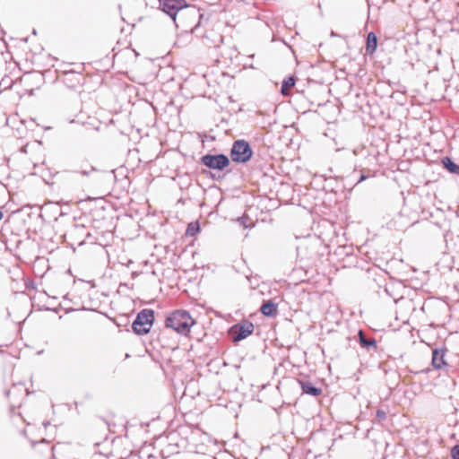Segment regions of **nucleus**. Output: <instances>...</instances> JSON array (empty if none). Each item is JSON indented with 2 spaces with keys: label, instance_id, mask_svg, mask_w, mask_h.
Wrapping results in <instances>:
<instances>
[{
  "label": "nucleus",
  "instance_id": "nucleus-20",
  "mask_svg": "<svg viewBox=\"0 0 459 459\" xmlns=\"http://www.w3.org/2000/svg\"><path fill=\"white\" fill-rule=\"evenodd\" d=\"M121 459H137V456L136 455H132L130 457L128 458H121Z\"/></svg>",
  "mask_w": 459,
  "mask_h": 459
},
{
  "label": "nucleus",
  "instance_id": "nucleus-2",
  "mask_svg": "<svg viewBox=\"0 0 459 459\" xmlns=\"http://www.w3.org/2000/svg\"><path fill=\"white\" fill-rule=\"evenodd\" d=\"M195 323L189 312L183 309L173 311L165 320L167 328H171L182 335H186Z\"/></svg>",
  "mask_w": 459,
  "mask_h": 459
},
{
  "label": "nucleus",
  "instance_id": "nucleus-11",
  "mask_svg": "<svg viewBox=\"0 0 459 459\" xmlns=\"http://www.w3.org/2000/svg\"><path fill=\"white\" fill-rule=\"evenodd\" d=\"M359 343L362 348L370 350L371 348H377V342L374 338H368L364 334L362 330L359 331Z\"/></svg>",
  "mask_w": 459,
  "mask_h": 459
},
{
  "label": "nucleus",
  "instance_id": "nucleus-15",
  "mask_svg": "<svg viewBox=\"0 0 459 459\" xmlns=\"http://www.w3.org/2000/svg\"><path fill=\"white\" fill-rule=\"evenodd\" d=\"M451 456L453 459H459V444L452 447Z\"/></svg>",
  "mask_w": 459,
  "mask_h": 459
},
{
  "label": "nucleus",
  "instance_id": "nucleus-12",
  "mask_svg": "<svg viewBox=\"0 0 459 459\" xmlns=\"http://www.w3.org/2000/svg\"><path fill=\"white\" fill-rule=\"evenodd\" d=\"M443 167L453 174H459V165H457L450 157H444L441 160Z\"/></svg>",
  "mask_w": 459,
  "mask_h": 459
},
{
  "label": "nucleus",
  "instance_id": "nucleus-23",
  "mask_svg": "<svg viewBox=\"0 0 459 459\" xmlns=\"http://www.w3.org/2000/svg\"><path fill=\"white\" fill-rule=\"evenodd\" d=\"M95 170H96V169L94 167H91V171H95Z\"/></svg>",
  "mask_w": 459,
  "mask_h": 459
},
{
  "label": "nucleus",
  "instance_id": "nucleus-17",
  "mask_svg": "<svg viewBox=\"0 0 459 459\" xmlns=\"http://www.w3.org/2000/svg\"><path fill=\"white\" fill-rule=\"evenodd\" d=\"M368 178V175H366L364 172H360L359 179L357 180L355 185H358L359 183L366 180Z\"/></svg>",
  "mask_w": 459,
  "mask_h": 459
},
{
  "label": "nucleus",
  "instance_id": "nucleus-8",
  "mask_svg": "<svg viewBox=\"0 0 459 459\" xmlns=\"http://www.w3.org/2000/svg\"><path fill=\"white\" fill-rule=\"evenodd\" d=\"M298 383L303 394L316 397L322 394V388L316 386L308 380L298 379Z\"/></svg>",
  "mask_w": 459,
  "mask_h": 459
},
{
  "label": "nucleus",
  "instance_id": "nucleus-9",
  "mask_svg": "<svg viewBox=\"0 0 459 459\" xmlns=\"http://www.w3.org/2000/svg\"><path fill=\"white\" fill-rule=\"evenodd\" d=\"M260 311L264 316L273 317L278 313V305L272 299L265 300L263 302Z\"/></svg>",
  "mask_w": 459,
  "mask_h": 459
},
{
  "label": "nucleus",
  "instance_id": "nucleus-7",
  "mask_svg": "<svg viewBox=\"0 0 459 459\" xmlns=\"http://www.w3.org/2000/svg\"><path fill=\"white\" fill-rule=\"evenodd\" d=\"M446 349H433L432 350V359L431 364L436 369H441L447 367L446 360L445 359Z\"/></svg>",
  "mask_w": 459,
  "mask_h": 459
},
{
  "label": "nucleus",
  "instance_id": "nucleus-6",
  "mask_svg": "<svg viewBox=\"0 0 459 459\" xmlns=\"http://www.w3.org/2000/svg\"><path fill=\"white\" fill-rule=\"evenodd\" d=\"M254 332V325L248 320H243L238 324L230 327V333L231 334L233 342H238L248 337Z\"/></svg>",
  "mask_w": 459,
  "mask_h": 459
},
{
  "label": "nucleus",
  "instance_id": "nucleus-21",
  "mask_svg": "<svg viewBox=\"0 0 459 459\" xmlns=\"http://www.w3.org/2000/svg\"><path fill=\"white\" fill-rule=\"evenodd\" d=\"M3 217H4V213H3V212L0 210V221L3 219Z\"/></svg>",
  "mask_w": 459,
  "mask_h": 459
},
{
  "label": "nucleus",
  "instance_id": "nucleus-16",
  "mask_svg": "<svg viewBox=\"0 0 459 459\" xmlns=\"http://www.w3.org/2000/svg\"><path fill=\"white\" fill-rule=\"evenodd\" d=\"M376 416L379 420L386 419V412L384 410L378 409L376 412Z\"/></svg>",
  "mask_w": 459,
  "mask_h": 459
},
{
  "label": "nucleus",
  "instance_id": "nucleus-25",
  "mask_svg": "<svg viewBox=\"0 0 459 459\" xmlns=\"http://www.w3.org/2000/svg\"><path fill=\"white\" fill-rule=\"evenodd\" d=\"M356 173H357V171H356V170H354V171H353V173H352V176H355V175H356Z\"/></svg>",
  "mask_w": 459,
  "mask_h": 459
},
{
  "label": "nucleus",
  "instance_id": "nucleus-19",
  "mask_svg": "<svg viewBox=\"0 0 459 459\" xmlns=\"http://www.w3.org/2000/svg\"><path fill=\"white\" fill-rule=\"evenodd\" d=\"M79 173L83 175V176H89L90 171H88V170H81Z\"/></svg>",
  "mask_w": 459,
  "mask_h": 459
},
{
  "label": "nucleus",
  "instance_id": "nucleus-14",
  "mask_svg": "<svg viewBox=\"0 0 459 459\" xmlns=\"http://www.w3.org/2000/svg\"><path fill=\"white\" fill-rule=\"evenodd\" d=\"M200 231V225L198 221L190 222L187 225L186 235L195 237Z\"/></svg>",
  "mask_w": 459,
  "mask_h": 459
},
{
  "label": "nucleus",
  "instance_id": "nucleus-18",
  "mask_svg": "<svg viewBox=\"0 0 459 459\" xmlns=\"http://www.w3.org/2000/svg\"><path fill=\"white\" fill-rule=\"evenodd\" d=\"M238 221L244 226V228H248L249 227L248 225H247V221H248L247 217L243 216V217L239 218Z\"/></svg>",
  "mask_w": 459,
  "mask_h": 459
},
{
  "label": "nucleus",
  "instance_id": "nucleus-4",
  "mask_svg": "<svg viewBox=\"0 0 459 459\" xmlns=\"http://www.w3.org/2000/svg\"><path fill=\"white\" fill-rule=\"evenodd\" d=\"M253 150L246 140H237L230 149V158L234 162L246 163L251 160Z\"/></svg>",
  "mask_w": 459,
  "mask_h": 459
},
{
  "label": "nucleus",
  "instance_id": "nucleus-3",
  "mask_svg": "<svg viewBox=\"0 0 459 459\" xmlns=\"http://www.w3.org/2000/svg\"><path fill=\"white\" fill-rule=\"evenodd\" d=\"M154 322V311L151 308L142 309L132 324V329L137 335L147 334Z\"/></svg>",
  "mask_w": 459,
  "mask_h": 459
},
{
  "label": "nucleus",
  "instance_id": "nucleus-1",
  "mask_svg": "<svg viewBox=\"0 0 459 459\" xmlns=\"http://www.w3.org/2000/svg\"><path fill=\"white\" fill-rule=\"evenodd\" d=\"M159 8L166 13L175 23L176 27H179L177 22L178 15L179 20L182 18H192L193 20L203 18V13L195 5L187 4L186 0H158ZM200 25V21L195 24L192 30H196Z\"/></svg>",
  "mask_w": 459,
  "mask_h": 459
},
{
  "label": "nucleus",
  "instance_id": "nucleus-5",
  "mask_svg": "<svg viewBox=\"0 0 459 459\" xmlns=\"http://www.w3.org/2000/svg\"><path fill=\"white\" fill-rule=\"evenodd\" d=\"M201 163L210 169L223 170L230 165V161L229 157L223 153H207L201 157Z\"/></svg>",
  "mask_w": 459,
  "mask_h": 459
},
{
  "label": "nucleus",
  "instance_id": "nucleus-13",
  "mask_svg": "<svg viewBox=\"0 0 459 459\" xmlns=\"http://www.w3.org/2000/svg\"><path fill=\"white\" fill-rule=\"evenodd\" d=\"M296 83V78L294 76H289L285 78L282 82L281 88V93L282 95H288L289 91L288 90L291 87H293Z\"/></svg>",
  "mask_w": 459,
  "mask_h": 459
},
{
  "label": "nucleus",
  "instance_id": "nucleus-10",
  "mask_svg": "<svg viewBox=\"0 0 459 459\" xmlns=\"http://www.w3.org/2000/svg\"><path fill=\"white\" fill-rule=\"evenodd\" d=\"M377 48V37L375 32L370 31L368 33L366 40V53L373 55Z\"/></svg>",
  "mask_w": 459,
  "mask_h": 459
},
{
  "label": "nucleus",
  "instance_id": "nucleus-24",
  "mask_svg": "<svg viewBox=\"0 0 459 459\" xmlns=\"http://www.w3.org/2000/svg\"><path fill=\"white\" fill-rule=\"evenodd\" d=\"M212 178L213 179H217V178L215 177V175H212Z\"/></svg>",
  "mask_w": 459,
  "mask_h": 459
},
{
  "label": "nucleus",
  "instance_id": "nucleus-22",
  "mask_svg": "<svg viewBox=\"0 0 459 459\" xmlns=\"http://www.w3.org/2000/svg\"><path fill=\"white\" fill-rule=\"evenodd\" d=\"M331 36H332V37H335V36H337V35L335 34V32L332 31V32H331Z\"/></svg>",
  "mask_w": 459,
  "mask_h": 459
}]
</instances>
